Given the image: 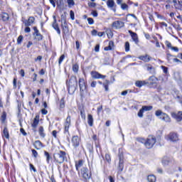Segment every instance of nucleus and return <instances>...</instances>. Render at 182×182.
I'll list each match as a JSON object with an SVG mask.
<instances>
[{"instance_id":"1","label":"nucleus","mask_w":182,"mask_h":182,"mask_svg":"<svg viewBox=\"0 0 182 182\" xmlns=\"http://www.w3.org/2000/svg\"><path fill=\"white\" fill-rule=\"evenodd\" d=\"M66 84L68 89L69 93H75L77 89V78L76 76L73 75L70 77L69 80L66 81Z\"/></svg>"},{"instance_id":"2","label":"nucleus","mask_w":182,"mask_h":182,"mask_svg":"<svg viewBox=\"0 0 182 182\" xmlns=\"http://www.w3.org/2000/svg\"><path fill=\"white\" fill-rule=\"evenodd\" d=\"M54 160L55 163L58 164H62L65 160H66V152L63 151H60L53 155Z\"/></svg>"},{"instance_id":"3","label":"nucleus","mask_w":182,"mask_h":182,"mask_svg":"<svg viewBox=\"0 0 182 182\" xmlns=\"http://www.w3.org/2000/svg\"><path fill=\"white\" fill-rule=\"evenodd\" d=\"M155 116H156L157 117H159L161 120H163V122H166V123H170V122H171V118H170V116L163 112L160 109H158L156 111Z\"/></svg>"},{"instance_id":"4","label":"nucleus","mask_w":182,"mask_h":182,"mask_svg":"<svg viewBox=\"0 0 182 182\" xmlns=\"http://www.w3.org/2000/svg\"><path fill=\"white\" fill-rule=\"evenodd\" d=\"M80 176L84 178V181H88L92 177V173L89 171V169L86 167H82L80 172Z\"/></svg>"},{"instance_id":"5","label":"nucleus","mask_w":182,"mask_h":182,"mask_svg":"<svg viewBox=\"0 0 182 182\" xmlns=\"http://www.w3.org/2000/svg\"><path fill=\"white\" fill-rule=\"evenodd\" d=\"M154 144H156V138L153 136H149L144 143L146 149H151Z\"/></svg>"},{"instance_id":"6","label":"nucleus","mask_w":182,"mask_h":182,"mask_svg":"<svg viewBox=\"0 0 182 182\" xmlns=\"http://www.w3.org/2000/svg\"><path fill=\"white\" fill-rule=\"evenodd\" d=\"M107 6L109 8V9H111V11L116 12V8H117V5H116L114 0H107Z\"/></svg>"},{"instance_id":"7","label":"nucleus","mask_w":182,"mask_h":182,"mask_svg":"<svg viewBox=\"0 0 182 182\" xmlns=\"http://www.w3.org/2000/svg\"><path fill=\"white\" fill-rule=\"evenodd\" d=\"M153 109L152 106H143L142 108L138 112L139 117H143L144 112H150Z\"/></svg>"},{"instance_id":"8","label":"nucleus","mask_w":182,"mask_h":182,"mask_svg":"<svg viewBox=\"0 0 182 182\" xmlns=\"http://www.w3.org/2000/svg\"><path fill=\"white\" fill-rule=\"evenodd\" d=\"M70 123H71L70 115H68L64 123V127H65L64 133H69V127H70Z\"/></svg>"},{"instance_id":"9","label":"nucleus","mask_w":182,"mask_h":182,"mask_svg":"<svg viewBox=\"0 0 182 182\" xmlns=\"http://www.w3.org/2000/svg\"><path fill=\"white\" fill-rule=\"evenodd\" d=\"M167 139L170 140V141H178V134L174 132H171L167 136Z\"/></svg>"},{"instance_id":"10","label":"nucleus","mask_w":182,"mask_h":182,"mask_svg":"<svg viewBox=\"0 0 182 182\" xmlns=\"http://www.w3.org/2000/svg\"><path fill=\"white\" fill-rule=\"evenodd\" d=\"M71 143L73 147H79V144H80V138L77 136H73L71 139Z\"/></svg>"},{"instance_id":"11","label":"nucleus","mask_w":182,"mask_h":182,"mask_svg":"<svg viewBox=\"0 0 182 182\" xmlns=\"http://www.w3.org/2000/svg\"><path fill=\"white\" fill-rule=\"evenodd\" d=\"M171 116L176 122H181L182 120V112L179 111L178 112H172Z\"/></svg>"},{"instance_id":"12","label":"nucleus","mask_w":182,"mask_h":182,"mask_svg":"<svg viewBox=\"0 0 182 182\" xmlns=\"http://www.w3.org/2000/svg\"><path fill=\"white\" fill-rule=\"evenodd\" d=\"M91 76L92 79H105L106 77V75H103L99 73L97 71H92Z\"/></svg>"},{"instance_id":"13","label":"nucleus","mask_w":182,"mask_h":182,"mask_svg":"<svg viewBox=\"0 0 182 182\" xmlns=\"http://www.w3.org/2000/svg\"><path fill=\"white\" fill-rule=\"evenodd\" d=\"M124 26V22L116 21L112 23V27L115 29H120Z\"/></svg>"},{"instance_id":"14","label":"nucleus","mask_w":182,"mask_h":182,"mask_svg":"<svg viewBox=\"0 0 182 182\" xmlns=\"http://www.w3.org/2000/svg\"><path fill=\"white\" fill-rule=\"evenodd\" d=\"M79 86L80 92H85V90H86V82L85 81V79H79Z\"/></svg>"},{"instance_id":"15","label":"nucleus","mask_w":182,"mask_h":182,"mask_svg":"<svg viewBox=\"0 0 182 182\" xmlns=\"http://www.w3.org/2000/svg\"><path fill=\"white\" fill-rule=\"evenodd\" d=\"M128 32L129 35H131L132 41H134L136 45H137V43H139V36H137V33L132 31V30H129Z\"/></svg>"},{"instance_id":"16","label":"nucleus","mask_w":182,"mask_h":182,"mask_svg":"<svg viewBox=\"0 0 182 182\" xmlns=\"http://www.w3.org/2000/svg\"><path fill=\"white\" fill-rule=\"evenodd\" d=\"M53 18L54 19L53 23V28L55 29V31H56L58 35H60V28H59V25L58 24L56 21V16H53Z\"/></svg>"},{"instance_id":"17","label":"nucleus","mask_w":182,"mask_h":182,"mask_svg":"<svg viewBox=\"0 0 182 182\" xmlns=\"http://www.w3.org/2000/svg\"><path fill=\"white\" fill-rule=\"evenodd\" d=\"M25 26H31L33 23H35V17L30 16L28 20L23 21Z\"/></svg>"},{"instance_id":"18","label":"nucleus","mask_w":182,"mask_h":182,"mask_svg":"<svg viewBox=\"0 0 182 182\" xmlns=\"http://www.w3.org/2000/svg\"><path fill=\"white\" fill-rule=\"evenodd\" d=\"M119 171H123V168H124V165H123V154H119Z\"/></svg>"},{"instance_id":"19","label":"nucleus","mask_w":182,"mask_h":182,"mask_svg":"<svg viewBox=\"0 0 182 182\" xmlns=\"http://www.w3.org/2000/svg\"><path fill=\"white\" fill-rule=\"evenodd\" d=\"M61 28L63 30V33L66 35V33H69V28H68V23H62Z\"/></svg>"},{"instance_id":"20","label":"nucleus","mask_w":182,"mask_h":182,"mask_svg":"<svg viewBox=\"0 0 182 182\" xmlns=\"http://www.w3.org/2000/svg\"><path fill=\"white\" fill-rule=\"evenodd\" d=\"M139 59L140 60H143L144 62H150V60H151V57H150L149 55H141L139 57Z\"/></svg>"},{"instance_id":"21","label":"nucleus","mask_w":182,"mask_h":182,"mask_svg":"<svg viewBox=\"0 0 182 182\" xmlns=\"http://www.w3.org/2000/svg\"><path fill=\"white\" fill-rule=\"evenodd\" d=\"M38 124H39V116L37 115L34 118L33 122L31 126L34 129H36V127H38Z\"/></svg>"},{"instance_id":"22","label":"nucleus","mask_w":182,"mask_h":182,"mask_svg":"<svg viewBox=\"0 0 182 182\" xmlns=\"http://www.w3.org/2000/svg\"><path fill=\"white\" fill-rule=\"evenodd\" d=\"M0 18L4 21V22H6V21H9V14L7 13H3L0 15Z\"/></svg>"},{"instance_id":"23","label":"nucleus","mask_w":182,"mask_h":182,"mask_svg":"<svg viewBox=\"0 0 182 182\" xmlns=\"http://www.w3.org/2000/svg\"><path fill=\"white\" fill-rule=\"evenodd\" d=\"M33 146L36 150H41V149H42V142H41V141H36Z\"/></svg>"},{"instance_id":"24","label":"nucleus","mask_w":182,"mask_h":182,"mask_svg":"<svg viewBox=\"0 0 182 182\" xmlns=\"http://www.w3.org/2000/svg\"><path fill=\"white\" fill-rule=\"evenodd\" d=\"M87 123L90 127L93 126V116H92L90 114H89L87 116Z\"/></svg>"},{"instance_id":"25","label":"nucleus","mask_w":182,"mask_h":182,"mask_svg":"<svg viewBox=\"0 0 182 182\" xmlns=\"http://www.w3.org/2000/svg\"><path fill=\"white\" fill-rule=\"evenodd\" d=\"M33 35L35 36V39L36 41H42L43 39V36L38 31L37 33H34Z\"/></svg>"},{"instance_id":"26","label":"nucleus","mask_w":182,"mask_h":182,"mask_svg":"<svg viewBox=\"0 0 182 182\" xmlns=\"http://www.w3.org/2000/svg\"><path fill=\"white\" fill-rule=\"evenodd\" d=\"M3 137H5L6 139H9V132L8 131V128L6 127H4L3 130Z\"/></svg>"},{"instance_id":"27","label":"nucleus","mask_w":182,"mask_h":182,"mask_svg":"<svg viewBox=\"0 0 182 182\" xmlns=\"http://www.w3.org/2000/svg\"><path fill=\"white\" fill-rule=\"evenodd\" d=\"M44 155H45V157H46V161L48 164H49L50 160L52 159V156H50V154H49V152L46 151H44Z\"/></svg>"},{"instance_id":"28","label":"nucleus","mask_w":182,"mask_h":182,"mask_svg":"<svg viewBox=\"0 0 182 182\" xmlns=\"http://www.w3.org/2000/svg\"><path fill=\"white\" fill-rule=\"evenodd\" d=\"M113 46H114V43L113 41L109 42V46L105 47V50H112L113 49Z\"/></svg>"},{"instance_id":"29","label":"nucleus","mask_w":182,"mask_h":182,"mask_svg":"<svg viewBox=\"0 0 182 182\" xmlns=\"http://www.w3.org/2000/svg\"><path fill=\"white\" fill-rule=\"evenodd\" d=\"M156 176L154 175H149L147 178V181L149 182H156Z\"/></svg>"},{"instance_id":"30","label":"nucleus","mask_w":182,"mask_h":182,"mask_svg":"<svg viewBox=\"0 0 182 182\" xmlns=\"http://www.w3.org/2000/svg\"><path fill=\"white\" fill-rule=\"evenodd\" d=\"M82 166H83L82 160H80L78 162H76L75 164L76 170L79 171V169L80 168V167H82Z\"/></svg>"},{"instance_id":"31","label":"nucleus","mask_w":182,"mask_h":182,"mask_svg":"<svg viewBox=\"0 0 182 182\" xmlns=\"http://www.w3.org/2000/svg\"><path fill=\"white\" fill-rule=\"evenodd\" d=\"M135 85L137 87H141V86H144V85H146V82L145 81H136Z\"/></svg>"},{"instance_id":"32","label":"nucleus","mask_w":182,"mask_h":182,"mask_svg":"<svg viewBox=\"0 0 182 182\" xmlns=\"http://www.w3.org/2000/svg\"><path fill=\"white\" fill-rule=\"evenodd\" d=\"M67 4L68 8H72V6H75V0H67Z\"/></svg>"},{"instance_id":"33","label":"nucleus","mask_w":182,"mask_h":182,"mask_svg":"<svg viewBox=\"0 0 182 182\" xmlns=\"http://www.w3.org/2000/svg\"><path fill=\"white\" fill-rule=\"evenodd\" d=\"M44 132L43 127H40L38 133L41 137H45V136H46L45 132Z\"/></svg>"},{"instance_id":"34","label":"nucleus","mask_w":182,"mask_h":182,"mask_svg":"<svg viewBox=\"0 0 182 182\" xmlns=\"http://www.w3.org/2000/svg\"><path fill=\"white\" fill-rule=\"evenodd\" d=\"M0 120L2 123H5V121L6 120V112H4L2 113Z\"/></svg>"},{"instance_id":"35","label":"nucleus","mask_w":182,"mask_h":182,"mask_svg":"<svg viewBox=\"0 0 182 182\" xmlns=\"http://www.w3.org/2000/svg\"><path fill=\"white\" fill-rule=\"evenodd\" d=\"M73 70L75 73H77V72H79V65L77 64H74L73 65Z\"/></svg>"},{"instance_id":"36","label":"nucleus","mask_w":182,"mask_h":182,"mask_svg":"<svg viewBox=\"0 0 182 182\" xmlns=\"http://www.w3.org/2000/svg\"><path fill=\"white\" fill-rule=\"evenodd\" d=\"M121 9L122 11H127V9H129V5H127L126 3H122V4H121Z\"/></svg>"},{"instance_id":"37","label":"nucleus","mask_w":182,"mask_h":182,"mask_svg":"<svg viewBox=\"0 0 182 182\" xmlns=\"http://www.w3.org/2000/svg\"><path fill=\"white\" fill-rule=\"evenodd\" d=\"M125 52H129V50H130V43H129V41H127L125 43Z\"/></svg>"},{"instance_id":"38","label":"nucleus","mask_w":182,"mask_h":182,"mask_svg":"<svg viewBox=\"0 0 182 182\" xmlns=\"http://www.w3.org/2000/svg\"><path fill=\"white\" fill-rule=\"evenodd\" d=\"M23 41V36H19L17 38L18 45H21Z\"/></svg>"},{"instance_id":"39","label":"nucleus","mask_w":182,"mask_h":182,"mask_svg":"<svg viewBox=\"0 0 182 182\" xmlns=\"http://www.w3.org/2000/svg\"><path fill=\"white\" fill-rule=\"evenodd\" d=\"M64 60H65V55H62L58 60V64L60 65Z\"/></svg>"},{"instance_id":"40","label":"nucleus","mask_w":182,"mask_h":182,"mask_svg":"<svg viewBox=\"0 0 182 182\" xmlns=\"http://www.w3.org/2000/svg\"><path fill=\"white\" fill-rule=\"evenodd\" d=\"M62 2H63V0H56L55 1V4H56L58 8H60V6L62 5Z\"/></svg>"},{"instance_id":"41","label":"nucleus","mask_w":182,"mask_h":182,"mask_svg":"<svg viewBox=\"0 0 182 182\" xmlns=\"http://www.w3.org/2000/svg\"><path fill=\"white\" fill-rule=\"evenodd\" d=\"M61 22H62V23H68L66 22V16H65L63 14L61 15Z\"/></svg>"},{"instance_id":"42","label":"nucleus","mask_w":182,"mask_h":182,"mask_svg":"<svg viewBox=\"0 0 182 182\" xmlns=\"http://www.w3.org/2000/svg\"><path fill=\"white\" fill-rule=\"evenodd\" d=\"M105 160H107L108 163H110V161H112V159L110 158V155L109 154H105Z\"/></svg>"},{"instance_id":"43","label":"nucleus","mask_w":182,"mask_h":182,"mask_svg":"<svg viewBox=\"0 0 182 182\" xmlns=\"http://www.w3.org/2000/svg\"><path fill=\"white\" fill-rule=\"evenodd\" d=\"M70 16L72 21H75V12H73L72 10L70 11Z\"/></svg>"},{"instance_id":"44","label":"nucleus","mask_w":182,"mask_h":182,"mask_svg":"<svg viewBox=\"0 0 182 182\" xmlns=\"http://www.w3.org/2000/svg\"><path fill=\"white\" fill-rule=\"evenodd\" d=\"M104 87H105L106 92H107V90H109V80H106V83H104Z\"/></svg>"},{"instance_id":"45","label":"nucleus","mask_w":182,"mask_h":182,"mask_svg":"<svg viewBox=\"0 0 182 182\" xmlns=\"http://www.w3.org/2000/svg\"><path fill=\"white\" fill-rule=\"evenodd\" d=\"M60 107L63 109L65 107V100L62 99L60 102Z\"/></svg>"},{"instance_id":"46","label":"nucleus","mask_w":182,"mask_h":182,"mask_svg":"<svg viewBox=\"0 0 182 182\" xmlns=\"http://www.w3.org/2000/svg\"><path fill=\"white\" fill-rule=\"evenodd\" d=\"M80 115L82 119H86V113L85 112V110L80 111Z\"/></svg>"},{"instance_id":"47","label":"nucleus","mask_w":182,"mask_h":182,"mask_svg":"<svg viewBox=\"0 0 182 182\" xmlns=\"http://www.w3.org/2000/svg\"><path fill=\"white\" fill-rule=\"evenodd\" d=\"M32 154L33 156V157H35V159H36V157H38V151H36V150L35 149H32Z\"/></svg>"},{"instance_id":"48","label":"nucleus","mask_w":182,"mask_h":182,"mask_svg":"<svg viewBox=\"0 0 182 182\" xmlns=\"http://www.w3.org/2000/svg\"><path fill=\"white\" fill-rule=\"evenodd\" d=\"M87 21H88L89 25H93L95 23V21L92 18H88Z\"/></svg>"},{"instance_id":"49","label":"nucleus","mask_w":182,"mask_h":182,"mask_svg":"<svg viewBox=\"0 0 182 182\" xmlns=\"http://www.w3.org/2000/svg\"><path fill=\"white\" fill-rule=\"evenodd\" d=\"M97 114L99 116V114H100V113L102 112V111L103 110V106H100L99 107H97Z\"/></svg>"},{"instance_id":"50","label":"nucleus","mask_w":182,"mask_h":182,"mask_svg":"<svg viewBox=\"0 0 182 182\" xmlns=\"http://www.w3.org/2000/svg\"><path fill=\"white\" fill-rule=\"evenodd\" d=\"M51 5H53V8H56V1L55 0H49Z\"/></svg>"},{"instance_id":"51","label":"nucleus","mask_w":182,"mask_h":182,"mask_svg":"<svg viewBox=\"0 0 182 182\" xmlns=\"http://www.w3.org/2000/svg\"><path fill=\"white\" fill-rule=\"evenodd\" d=\"M30 170H33L34 173H36V168L32 164H30Z\"/></svg>"},{"instance_id":"52","label":"nucleus","mask_w":182,"mask_h":182,"mask_svg":"<svg viewBox=\"0 0 182 182\" xmlns=\"http://www.w3.org/2000/svg\"><path fill=\"white\" fill-rule=\"evenodd\" d=\"M58 131H56V130H53V132H52V135L53 136V137H55V139H56V137H58Z\"/></svg>"},{"instance_id":"53","label":"nucleus","mask_w":182,"mask_h":182,"mask_svg":"<svg viewBox=\"0 0 182 182\" xmlns=\"http://www.w3.org/2000/svg\"><path fill=\"white\" fill-rule=\"evenodd\" d=\"M162 164H163L164 166H167V164H168V161L167 159H164L162 160Z\"/></svg>"},{"instance_id":"54","label":"nucleus","mask_w":182,"mask_h":182,"mask_svg":"<svg viewBox=\"0 0 182 182\" xmlns=\"http://www.w3.org/2000/svg\"><path fill=\"white\" fill-rule=\"evenodd\" d=\"M46 93L47 96H48V97H50V90H49V88L46 89Z\"/></svg>"},{"instance_id":"55","label":"nucleus","mask_w":182,"mask_h":182,"mask_svg":"<svg viewBox=\"0 0 182 182\" xmlns=\"http://www.w3.org/2000/svg\"><path fill=\"white\" fill-rule=\"evenodd\" d=\"M173 56L171 54H167V60H168V62H171V59Z\"/></svg>"},{"instance_id":"56","label":"nucleus","mask_w":182,"mask_h":182,"mask_svg":"<svg viewBox=\"0 0 182 182\" xmlns=\"http://www.w3.org/2000/svg\"><path fill=\"white\" fill-rule=\"evenodd\" d=\"M41 62L42 60V56L41 55H38L36 58H35V62Z\"/></svg>"},{"instance_id":"57","label":"nucleus","mask_w":182,"mask_h":182,"mask_svg":"<svg viewBox=\"0 0 182 182\" xmlns=\"http://www.w3.org/2000/svg\"><path fill=\"white\" fill-rule=\"evenodd\" d=\"M24 32H26V33H29V32H31V28H29V26H26V28L24 30Z\"/></svg>"},{"instance_id":"58","label":"nucleus","mask_w":182,"mask_h":182,"mask_svg":"<svg viewBox=\"0 0 182 182\" xmlns=\"http://www.w3.org/2000/svg\"><path fill=\"white\" fill-rule=\"evenodd\" d=\"M92 16H94L95 18H97V11H93L92 12Z\"/></svg>"},{"instance_id":"59","label":"nucleus","mask_w":182,"mask_h":182,"mask_svg":"<svg viewBox=\"0 0 182 182\" xmlns=\"http://www.w3.org/2000/svg\"><path fill=\"white\" fill-rule=\"evenodd\" d=\"M166 45L167 46V48H170L171 49V48H173V46H171V43L166 41Z\"/></svg>"},{"instance_id":"60","label":"nucleus","mask_w":182,"mask_h":182,"mask_svg":"<svg viewBox=\"0 0 182 182\" xmlns=\"http://www.w3.org/2000/svg\"><path fill=\"white\" fill-rule=\"evenodd\" d=\"M155 40H156V48H160V43L159 42V40L157 39V38H155Z\"/></svg>"},{"instance_id":"61","label":"nucleus","mask_w":182,"mask_h":182,"mask_svg":"<svg viewBox=\"0 0 182 182\" xmlns=\"http://www.w3.org/2000/svg\"><path fill=\"white\" fill-rule=\"evenodd\" d=\"M97 84V82H96V81H93L92 83H91V85H90V86H91V87H96V85Z\"/></svg>"},{"instance_id":"62","label":"nucleus","mask_w":182,"mask_h":182,"mask_svg":"<svg viewBox=\"0 0 182 182\" xmlns=\"http://www.w3.org/2000/svg\"><path fill=\"white\" fill-rule=\"evenodd\" d=\"M20 132H21V133H22V134H23V136H26V132H25V129H23V128H21V129H20Z\"/></svg>"},{"instance_id":"63","label":"nucleus","mask_w":182,"mask_h":182,"mask_svg":"<svg viewBox=\"0 0 182 182\" xmlns=\"http://www.w3.org/2000/svg\"><path fill=\"white\" fill-rule=\"evenodd\" d=\"M41 113H42V114H48V110H46L45 109H42Z\"/></svg>"},{"instance_id":"64","label":"nucleus","mask_w":182,"mask_h":182,"mask_svg":"<svg viewBox=\"0 0 182 182\" xmlns=\"http://www.w3.org/2000/svg\"><path fill=\"white\" fill-rule=\"evenodd\" d=\"M91 33H92V36H96V35H97V31L92 30Z\"/></svg>"}]
</instances>
